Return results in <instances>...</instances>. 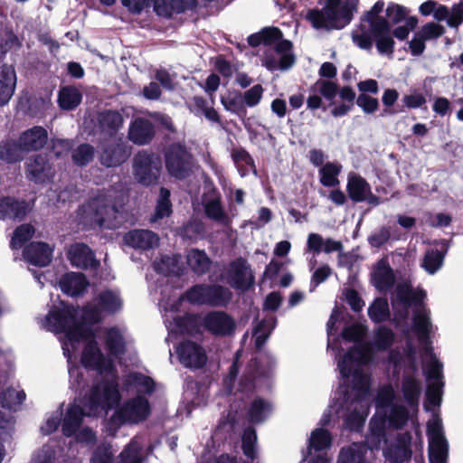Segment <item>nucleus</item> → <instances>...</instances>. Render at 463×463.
I'll return each mask as SVG.
<instances>
[{
    "label": "nucleus",
    "mask_w": 463,
    "mask_h": 463,
    "mask_svg": "<svg viewBox=\"0 0 463 463\" xmlns=\"http://www.w3.org/2000/svg\"><path fill=\"white\" fill-rule=\"evenodd\" d=\"M121 395L117 379H102L92 385L89 394L85 396L84 409L78 404H70L61 421V432L71 438L80 430L84 417L96 415L100 411H109L118 405Z\"/></svg>",
    "instance_id": "obj_1"
},
{
    "label": "nucleus",
    "mask_w": 463,
    "mask_h": 463,
    "mask_svg": "<svg viewBox=\"0 0 463 463\" xmlns=\"http://www.w3.org/2000/svg\"><path fill=\"white\" fill-rule=\"evenodd\" d=\"M359 0H326L322 9H310L307 19L316 29L341 30L348 25Z\"/></svg>",
    "instance_id": "obj_2"
},
{
    "label": "nucleus",
    "mask_w": 463,
    "mask_h": 463,
    "mask_svg": "<svg viewBox=\"0 0 463 463\" xmlns=\"http://www.w3.org/2000/svg\"><path fill=\"white\" fill-rule=\"evenodd\" d=\"M80 211L83 222L90 226L112 230L121 224L117 216L119 209L107 194H98L90 199Z\"/></svg>",
    "instance_id": "obj_3"
},
{
    "label": "nucleus",
    "mask_w": 463,
    "mask_h": 463,
    "mask_svg": "<svg viewBox=\"0 0 463 463\" xmlns=\"http://www.w3.org/2000/svg\"><path fill=\"white\" fill-rule=\"evenodd\" d=\"M184 298L191 305L225 307L232 299V292L220 284L199 283L189 288Z\"/></svg>",
    "instance_id": "obj_4"
},
{
    "label": "nucleus",
    "mask_w": 463,
    "mask_h": 463,
    "mask_svg": "<svg viewBox=\"0 0 463 463\" xmlns=\"http://www.w3.org/2000/svg\"><path fill=\"white\" fill-rule=\"evenodd\" d=\"M318 87V92L326 100L330 101L329 106L334 104V99L338 94L340 99L343 100L337 106H335L331 109V115L335 118H341L345 116L351 111L356 99V94L351 86H344L339 88L338 84L332 80H318L310 88V91H316Z\"/></svg>",
    "instance_id": "obj_5"
},
{
    "label": "nucleus",
    "mask_w": 463,
    "mask_h": 463,
    "mask_svg": "<svg viewBox=\"0 0 463 463\" xmlns=\"http://www.w3.org/2000/svg\"><path fill=\"white\" fill-rule=\"evenodd\" d=\"M164 157L165 168L171 176L184 180L191 175L194 156L184 144L176 142L168 145L164 149Z\"/></svg>",
    "instance_id": "obj_6"
},
{
    "label": "nucleus",
    "mask_w": 463,
    "mask_h": 463,
    "mask_svg": "<svg viewBox=\"0 0 463 463\" xmlns=\"http://www.w3.org/2000/svg\"><path fill=\"white\" fill-rule=\"evenodd\" d=\"M359 29L361 33L353 35V41L359 48L369 51L373 48L374 42L380 54L392 57L395 52V42L391 34V24H386L380 31L366 30L365 24L359 25Z\"/></svg>",
    "instance_id": "obj_7"
},
{
    "label": "nucleus",
    "mask_w": 463,
    "mask_h": 463,
    "mask_svg": "<svg viewBox=\"0 0 463 463\" xmlns=\"http://www.w3.org/2000/svg\"><path fill=\"white\" fill-rule=\"evenodd\" d=\"M133 169L136 178L144 185L156 184L160 176L162 163L152 152L139 151L134 157Z\"/></svg>",
    "instance_id": "obj_8"
},
{
    "label": "nucleus",
    "mask_w": 463,
    "mask_h": 463,
    "mask_svg": "<svg viewBox=\"0 0 463 463\" xmlns=\"http://www.w3.org/2000/svg\"><path fill=\"white\" fill-rule=\"evenodd\" d=\"M99 161L106 168L118 167L130 156L131 149L122 138L105 140L99 146Z\"/></svg>",
    "instance_id": "obj_9"
},
{
    "label": "nucleus",
    "mask_w": 463,
    "mask_h": 463,
    "mask_svg": "<svg viewBox=\"0 0 463 463\" xmlns=\"http://www.w3.org/2000/svg\"><path fill=\"white\" fill-rule=\"evenodd\" d=\"M152 413L149 401L143 395H137L127 400L116 411L122 423L138 424L146 421Z\"/></svg>",
    "instance_id": "obj_10"
},
{
    "label": "nucleus",
    "mask_w": 463,
    "mask_h": 463,
    "mask_svg": "<svg viewBox=\"0 0 463 463\" xmlns=\"http://www.w3.org/2000/svg\"><path fill=\"white\" fill-rule=\"evenodd\" d=\"M226 279L232 288L243 292L250 290L255 284L254 272L243 257H238L229 263Z\"/></svg>",
    "instance_id": "obj_11"
},
{
    "label": "nucleus",
    "mask_w": 463,
    "mask_h": 463,
    "mask_svg": "<svg viewBox=\"0 0 463 463\" xmlns=\"http://www.w3.org/2000/svg\"><path fill=\"white\" fill-rule=\"evenodd\" d=\"M203 329L214 336H230L236 331V322L227 312L213 310L203 317Z\"/></svg>",
    "instance_id": "obj_12"
},
{
    "label": "nucleus",
    "mask_w": 463,
    "mask_h": 463,
    "mask_svg": "<svg viewBox=\"0 0 463 463\" xmlns=\"http://www.w3.org/2000/svg\"><path fill=\"white\" fill-rule=\"evenodd\" d=\"M80 362L84 368L96 370L99 374L114 370L112 360L103 354L95 339L90 340L84 346Z\"/></svg>",
    "instance_id": "obj_13"
},
{
    "label": "nucleus",
    "mask_w": 463,
    "mask_h": 463,
    "mask_svg": "<svg viewBox=\"0 0 463 463\" xmlns=\"http://www.w3.org/2000/svg\"><path fill=\"white\" fill-rule=\"evenodd\" d=\"M179 362L185 368L202 369L207 363V354L203 347L192 341H182L175 350Z\"/></svg>",
    "instance_id": "obj_14"
},
{
    "label": "nucleus",
    "mask_w": 463,
    "mask_h": 463,
    "mask_svg": "<svg viewBox=\"0 0 463 463\" xmlns=\"http://www.w3.org/2000/svg\"><path fill=\"white\" fill-rule=\"evenodd\" d=\"M61 306L52 307L46 317V321L52 326V331L66 334L78 317V307L64 301H61Z\"/></svg>",
    "instance_id": "obj_15"
},
{
    "label": "nucleus",
    "mask_w": 463,
    "mask_h": 463,
    "mask_svg": "<svg viewBox=\"0 0 463 463\" xmlns=\"http://www.w3.org/2000/svg\"><path fill=\"white\" fill-rule=\"evenodd\" d=\"M411 439L412 437L409 431L398 433L395 442L388 445L383 450L385 458L391 463H404L411 459L412 455Z\"/></svg>",
    "instance_id": "obj_16"
},
{
    "label": "nucleus",
    "mask_w": 463,
    "mask_h": 463,
    "mask_svg": "<svg viewBox=\"0 0 463 463\" xmlns=\"http://www.w3.org/2000/svg\"><path fill=\"white\" fill-rule=\"evenodd\" d=\"M26 178L35 184H45L52 176V166L47 157L42 154L30 157L25 164Z\"/></svg>",
    "instance_id": "obj_17"
},
{
    "label": "nucleus",
    "mask_w": 463,
    "mask_h": 463,
    "mask_svg": "<svg viewBox=\"0 0 463 463\" xmlns=\"http://www.w3.org/2000/svg\"><path fill=\"white\" fill-rule=\"evenodd\" d=\"M69 260L73 267L87 270L96 269L99 267V260L96 259L94 251L85 243H76L69 250Z\"/></svg>",
    "instance_id": "obj_18"
},
{
    "label": "nucleus",
    "mask_w": 463,
    "mask_h": 463,
    "mask_svg": "<svg viewBox=\"0 0 463 463\" xmlns=\"http://www.w3.org/2000/svg\"><path fill=\"white\" fill-rule=\"evenodd\" d=\"M29 211V203L25 200L11 196L0 197V220L10 219L21 222L24 220Z\"/></svg>",
    "instance_id": "obj_19"
},
{
    "label": "nucleus",
    "mask_w": 463,
    "mask_h": 463,
    "mask_svg": "<svg viewBox=\"0 0 463 463\" xmlns=\"http://www.w3.org/2000/svg\"><path fill=\"white\" fill-rule=\"evenodd\" d=\"M155 135L154 124L145 118H137L131 122L128 128V139L138 146L151 143Z\"/></svg>",
    "instance_id": "obj_20"
},
{
    "label": "nucleus",
    "mask_w": 463,
    "mask_h": 463,
    "mask_svg": "<svg viewBox=\"0 0 463 463\" xmlns=\"http://www.w3.org/2000/svg\"><path fill=\"white\" fill-rule=\"evenodd\" d=\"M24 259L36 267H46L52 260V249L43 241H32L24 249Z\"/></svg>",
    "instance_id": "obj_21"
},
{
    "label": "nucleus",
    "mask_w": 463,
    "mask_h": 463,
    "mask_svg": "<svg viewBox=\"0 0 463 463\" xmlns=\"http://www.w3.org/2000/svg\"><path fill=\"white\" fill-rule=\"evenodd\" d=\"M124 242L134 249L150 250L158 245L159 238L150 230H132L124 235Z\"/></svg>",
    "instance_id": "obj_22"
},
{
    "label": "nucleus",
    "mask_w": 463,
    "mask_h": 463,
    "mask_svg": "<svg viewBox=\"0 0 463 463\" xmlns=\"http://www.w3.org/2000/svg\"><path fill=\"white\" fill-rule=\"evenodd\" d=\"M61 291L71 297L81 296L89 286V281L83 273L67 272L59 281Z\"/></svg>",
    "instance_id": "obj_23"
},
{
    "label": "nucleus",
    "mask_w": 463,
    "mask_h": 463,
    "mask_svg": "<svg viewBox=\"0 0 463 463\" xmlns=\"http://www.w3.org/2000/svg\"><path fill=\"white\" fill-rule=\"evenodd\" d=\"M48 140L47 130L41 126H34L24 132L19 137V143L24 151H37L42 149Z\"/></svg>",
    "instance_id": "obj_24"
},
{
    "label": "nucleus",
    "mask_w": 463,
    "mask_h": 463,
    "mask_svg": "<svg viewBox=\"0 0 463 463\" xmlns=\"http://www.w3.org/2000/svg\"><path fill=\"white\" fill-rule=\"evenodd\" d=\"M14 67L8 64L0 66V107L6 105L13 97L16 87Z\"/></svg>",
    "instance_id": "obj_25"
},
{
    "label": "nucleus",
    "mask_w": 463,
    "mask_h": 463,
    "mask_svg": "<svg viewBox=\"0 0 463 463\" xmlns=\"http://www.w3.org/2000/svg\"><path fill=\"white\" fill-rule=\"evenodd\" d=\"M97 119L100 132L109 137H115L124 123L122 115L118 110L113 109L100 111Z\"/></svg>",
    "instance_id": "obj_26"
},
{
    "label": "nucleus",
    "mask_w": 463,
    "mask_h": 463,
    "mask_svg": "<svg viewBox=\"0 0 463 463\" xmlns=\"http://www.w3.org/2000/svg\"><path fill=\"white\" fill-rule=\"evenodd\" d=\"M373 280L374 287L380 291H386L393 287L395 276L386 259L378 260L373 273Z\"/></svg>",
    "instance_id": "obj_27"
},
{
    "label": "nucleus",
    "mask_w": 463,
    "mask_h": 463,
    "mask_svg": "<svg viewBox=\"0 0 463 463\" xmlns=\"http://www.w3.org/2000/svg\"><path fill=\"white\" fill-rule=\"evenodd\" d=\"M371 185L365 178L359 174L351 172L347 176L346 192L354 203H363L366 200V194L370 192Z\"/></svg>",
    "instance_id": "obj_28"
},
{
    "label": "nucleus",
    "mask_w": 463,
    "mask_h": 463,
    "mask_svg": "<svg viewBox=\"0 0 463 463\" xmlns=\"http://www.w3.org/2000/svg\"><path fill=\"white\" fill-rule=\"evenodd\" d=\"M175 324L182 334L195 336L202 334L203 317L198 313H185L175 317Z\"/></svg>",
    "instance_id": "obj_29"
},
{
    "label": "nucleus",
    "mask_w": 463,
    "mask_h": 463,
    "mask_svg": "<svg viewBox=\"0 0 463 463\" xmlns=\"http://www.w3.org/2000/svg\"><path fill=\"white\" fill-rule=\"evenodd\" d=\"M401 390L406 404L411 409H417L421 394L420 382L412 375H403Z\"/></svg>",
    "instance_id": "obj_30"
},
{
    "label": "nucleus",
    "mask_w": 463,
    "mask_h": 463,
    "mask_svg": "<svg viewBox=\"0 0 463 463\" xmlns=\"http://www.w3.org/2000/svg\"><path fill=\"white\" fill-rule=\"evenodd\" d=\"M283 37L282 31L274 26L264 27L260 32L248 36L247 42L250 47L256 48L260 45L272 46Z\"/></svg>",
    "instance_id": "obj_31"
},
{
    "label": "nucleus",
    "mask_w": 463,
    "mask_h": 463,
    "mask_svg": "<svg viewBox=\"0 0 463 463\" xmlns=\"http://www.w3.org/2000/svg\"><path fill=\"white\" fill-rule=\"evenodd\" d=\"M272 411V404L261 397H256L250 402L247 411L248 420L254 424H260L266 420Z\"/></svg>",
    "instance_id": "obj_32"
},
{
    "label": "nucleus",
    "mask_w": 463,
    "mask_h": 463,
    "mask_svg": "<svg viewBox=\"0 0 463 463\" xmlns=\"http://www.w3.org/2000/svg\"><path fill=\"white\" fill-rule=\"evenodd\" d=\"M384 7V2L383 0L377 1L370 10L366 11L361 17L360 25L368 24L366 30L374 29L380 31L383 26L389 24L390 22L386 17L381 16L380 14L383 12Z\"/></svg>",
    "instance_id": "obj_33"
},
{
    "label": "nucleus",
    "mask_w": 463,
    "mask_h": 463,
    "mask_svg": "<svg viewBox=\"0 0 463 463\" xmlns=\"http://www.w3.org/2000/svg\"><path fill=\"white\" fill-rule=\"evenodd\" d=\"M187 263L198 276L208 273L212 267V260L203 250L192 249L187 256Z\"/></svg>",
    "instance_id": "obj_34"
},
{
    "label": "nucleus",
    "mask_w": 463,
    "mask_h": 463,
    "mask_svg": "<svg viewBox=\"0 0 463 463\" xmlns=\"http://www.w3.org/2000/svg\"><path fill=\"white\" fill-rule=\"evenodd\" d=\"M221 103L223 108L232 114L237 115L241 119L247 116V109L242 100V93L238 90L228 91L221 96Z\"/></svg>",
    "instance_id": "obj_35"
},
{
    "label": "nucleus",
    "mask_w": 463,
    "mask_h": 463,
    "mask_svg": "<svg viewBox=\"0 0 463 463\" xmlns=\"http://www.w3.org/2000/svg\"><path fill=\"white\" fill-rule=\"evenodd\" d=\"M81 101L82 94L75 86H65L59 90L58 104L63 110H73Z\"/></svg>",
    "instance_id": "obj_36"
},
{
    "label": "nucleus",
    "mask_w": 463,
    "mask_h": 463,
    "mask_svg": "<svg viewBox=\"0 0 463 463\" xmlns=\"http://www.w3.org/2000/svg\"><path fill=\"white\" fill-rule=\"evenodd\" d=\"M342 171V165L336 162H327L318 170L319 182L325 187L338 186V175Z\"/></svg>",
    "instance_id": "obj_37"
},
{
    "label": "nucleus",
    "mask_w": 463,
    "mask_h": 463,
    "mask_svg": "<svg viewBox=\"0 0 463 463\" xmlns=\"http://www.w3.org/2000/svg\"><path fill=\"white\" fill-rule=\"evenodd\" d=\"M24 151L19 141L2 140L0 142V162L7 164L17 163L22 160Z\"/></svg>",
    "instance_id": "obj_38"
},
{
    "label": "nucleus",
    "mask_w": 463,
    "mask_h": 463,
    "mask_svg": "<svg viewBox=\"0 0 463 463\" xmlns=\"http://www.w3.org/2000/svg\"><path fill=\"white\" fill-rule=\"evenodd\" d=\"M65 335L70 341L79 342L80 340L94 339L95 333L89 324L82 319L78 320L77 317Z\"/></svg>",
    "instance_id": "obj_39"
},
{
    "label": "nucleus",
    "mask_w": 463,
    "mask_h": 463,
    "mask_svg": "<svg viewBox=\"0 0 463 463\" xmlns=\"http://www.w3.org/2000/svg\"><path fill=\"white\" fill-rule=\"evenodd\" d=\"M395 342V333L386 326H379L374 330L373 342L372 345L378 351L389 350Z\"/></svg>",
    "instance_id": "obj_40"
},
{
    "label": "nucleus",
    "mask_w": 463,
    "mask_h": 463,
    "mask_svg": "<svg viewBox=\"0 0 463 463\" xmlns=\"http://www.w3.org/2000/svg\"><path fill=\"white\" fill-rule=\"evenodd\" d=\"M368 317L375 323H383L390 318V309L386 298H377L368 307Z\"/></svg>",
    "instance_id": "obj_41"
},
{
    "label": "nucleus",
    "mask_w": 463,
    "mask_h": 463,
    "mask_svg": "<svg viewBox=\"0 0 463 463\" xmlns=\"http://www.w3.org/2000/svg\"><path fill=\"white\" fill-rule=\"evenodd\" d=\"M366 452L367 449L363 444L354 442L341 449L337 463H357L366 455Z\"/></svg>",
    "instance_id": "obj_42"
},
{
    "label": "nucleus",
    "mask_w": 463,
    "mask_h": 463,
    "mask_svg": "<svg viewBox=\"0 0 463 463\" xmlns=\"http://www.w3.org/2000/svg\"><path fill=\"white\" fill-rule=\"evenodd\" d=\"M410 413L408 409L402 404H392L387 417L389 428L402 430L408 422Z\"/></svg>",
    "instance_id": "obj_43"
},
{
    "label": "nucleus",
    "mask_w": 463,
    "mask_h": 463,
    "mask_svg": "<svg viewBox=\"0 0 463 463\" xmlns=\"http://www.w3.org/2000/svg\"><path fill=\"white\" fill-rule=\"evenodd\" d=\"M95 156V148L89 143H82L79 145L71 152V161L79 167L87 166L92 162Z\"/></svg>",
    "instance_id": "obj_44"
},
{
    "label": "nucleus",
    "mask_w": 463,
    "mask_h": 463,
    "mask_svg": "<svg viewBox=\"0 0 463 463\" xmlns=\"http://www.w3.org/2000/svg\"><path fill=\"white\" fill-rule=\"evenodd\" d=\"M277 323V318L275 317H270L268 319L260 320L254 327L253 334L256 335L255 337V346L258 349H260L268 338L269 337L271 331L275 327Z\"/></svg>",
    "instance_id": "obj_45"
},
{
    "label": "nucleus",
    "mask_w": 463,
    "mask_h": 463,
    "mask_svg": "<svg viewBox=\"0 0 463 463\" xmlns=\"http://www.w3.org/2000/svg\"><path fill=\"white\" fill-rule=\"evenodd\" d=\"M105 345L112 355L123 354L126 352V345L123 335L116 327H111L108 330Z\"/></svg>",
    "instance_id": "obj_46"
},
{
    "label": "nucleus",
    "mask_w": 463,
    "mask_h": 463,
    "mask_svg": "<svg viewBox=\"0 0 463 463\" xmlns=\"http://www.w3.org/2000/svg\"><path fill=\"white\" fill-rule=\"evenodd\" d=\"M256 444L257 432L255 428L252 426L246 427L241 435V449L243 454L251 460L257 458Z\"/></svg>",
    "instance_id": "obj_47"
},
{
    "label": "nucleus",
    "mask_w": 463,
    "mask_h": 463,
    "mask_svg": "<svg viewBox=\"0 0 463 463\" xmlns=\"http://www.w3.org/2000/svg\"><path fill=\"white\" fill-rule=\"evenodd\" d=\"M34 228L32 224L25 223L16 227L10 241L13 250L22 248L34 234Z\"/></svg>",
    "instance_id": "obj_48"
},
{
    "label": "nucleus",
    "mask_w": 463,
    "mask_h": 463,
    "mask_svg": "<svg viewBox=\"0 0 463 463\" xmlns=\"http://www.w3.org/2000/svg\"><path fill=\"white\" fill-rule=\"evenodd\" d=\"M310 447L316 451L329 449L332 445V436L329 430L317 428L311 433L309 439Z\"/></svg>",
    "instance_id": "obj_49"
},
{
    "label": "nucleus",
    "mask_w": 463,
    "mask_h": 463,
    "mask_svg": "<svg viewBox=\"0 0 463 463\" xmlns=\"http://www.w3.org/2000/svg\"><path fill=\"white\" fill-rule=\"evenodd\" d=\"M172 203L170 201V191L167 188L161 187L159 197L155 210V219H163L170 216L172 213Z\"/></svg>",
    "instance_id": "obj_50"
},
{
    "label": "nucleus",
    "mask_w": 463,
    "mask_h": 463,
    "mask_svg": "<svg viewBox=\"0 0 463 463\" xmlns=\"http://www.w3.org/2000/svg\"><path fill=\"white\" fill-rule=\"evenodd\" d=\"M365 349H367V346L362 348L352 347L346 352L345 354V359L339 363L340 373L343 378H349L351 375L353 376L354 372L347 361L353 362L357 360L356 355L363 357L364 355Z\"/></svg>",
    "instance_id": "obj_51"
},
{
    "label": "nucleus",
    "mask_w": 463,
    "mask_h": 463,
    "mask_svg": "<svg viewBox=\"0 0 463 463\" xmlns=\"http://www.w3.org/2000/svg\"><path fill=\"white\" fill-rule=\"evenodd\" d=\"M99 302L101 308L109 314L118 312L122 306L120 298L111 290H106L100 293Z\"/></svg>",
    "instance_id": "obj_52"
},
{
    "label": "nucleus",
    "mask_w": 463,
    "mask_h": 463,
    "mask_svg": "<svg viewBox=\"0 0 463 463\" xmlns=\"http://www.w3.org/2000/svg\"><path fill=\"white\" fill-rule=\"evenodd\" d=\"M413 329L419 335L420 341L430 339L431 324L427 315L416 313L412 318Z\"/></svg>",
    "instance_id": "obj_53"
},
{
    "label": "nucleus",
    "mask_w": 463,
    "mask_h": 463,
    "mask_svg": "<svg viewBox=\"0 0 463 463\" xmlns=\"http://www.w3.org/2000/svg\"><path fill=\"white\" fill-rule=\"evenodd\" d=\"M204 212L206 216L213 221L221 223L228 222V215L223 211L219 199H212L208 201L204 205Z\"/></svg>",
    "instance_id": "obj_54"
},
{
    "label": "nucleus",
    "mask_w": 463,
    "mask_h": 463,
    "mask_svg": "<svg viewBox=\"0 0 463 463\" xmlns=\"http://www.w3.org/2000/svg\"><path fill=\"white\" fill-rule=\"evenodd\" d=\"M367 327L362 324L354 323L350 326H345L342 330L341 335L344 340L347 342L358 343L363 340L366 335Z\"/></svg>",
    "instance_id": "obj_55"
},
{
    "label": "nucleus",
    "mask_w": 463,
    "mask_h": 463,
    "mask_svg": "<svg viewBox=\"0 0 463 463\" xmlns=\"http://www.w3.org/2000/svg\"><path fill=\"white\" fill-rule=\"evenodd\" d=\"M444 255L439 250H430L423 258L422 267L430 273L434 274L442 265Z\"/></svg>",
    "instance_id": "obj_56"
},
{
    "label": "nucleus",
    "mask_w": 463,
    "mask_h": 463,
    "mask_svg": "<svg viewBox=\"0 0 463 463\" xmlns=\"http://www.w3.org/2000/svg\"><path fill=\"white\" fill-rule=\"evenodd\" d=\"M448 458V442L429 443L430 463H446Z\"/></svg>",
    "instance_id": "obj_57"
},
{
    "label": "nucleus",
    "mask_w": 463,
    "mask_h": 463,
    "mask_svg": "<svg viewBox=\"0 0 463 463\" xmlns=\"http://www.w3.org/2000/svg\"><path fill=\"white\" fill-rule=\"evenodd\" d=\"M114 454L109 443L99 444L93 451L90 463H113Z\"/></svg>",
    "instance_id": "obj_58"
},
{
    "label": "nucleus",
    "mask_w": 463,
    "mask_h": 463,
    "mask_svg": "<svg viewBox=\"0 0 463 463\" xmlns=\"http://www.w3.org/2000/svg\"><path fill=\"white\" fill-rule=\"evenodd\" d=\"M427 435L429 443L446 442L440 419H434L427 423Z\"/></svg>",
    "instance_id": "obj_59"
},
{
    "label": "nucleus",
    "mask_w": 463,
    "mask_h": 463,
    "mask_svg": "<svg viewBox=\"0 0 463 463\" xmlns=\"http://www.w3.org/2000/svg\"><path fill=\"white\" fill-rule=\"evenodd\" d=\"M426 41L436 40L441 37L446 30L445 27L435 22H429L418 31Z\"/></svg>",
    "instance_id": "obj_60"
},
{
    "label": "nucleus",
    "mask_w": 463,
    "mask_h": 463,
    "mask_svg": "<svg viewBox=\"0 0 463 463\" xmlns=\"http://www.w3.org/2000/svg\"><path fill=\"white\" fill-rule=\"evenodd\" d=\"M264 89L260 84H256L242 93L243 104L246 107L253 108L257 106L263 95Z\"/></svg>",
    "instance_id": "obj_61"
},
{
    "label": "nucleus",
    "mask_w": 463,
    "mask_h": 463,
    "mask_svg": "<svg viewBox=\"0 0 463 463\" xmlns=\"http://www.w3.org/2000/svg\"><path fill=\"white\" fill-rule=\"evenodd\" d=\"M386 16L389 18L391 26L398 24L406 19L408 10L398 4L390 3L385 10Z\"/></svg>",
    "instance_id": "obj_62"
},
{
    "label": "nucleus",
    "mask_w": 463,
    "mask_h": 463,
    "mask_svg": "<svg viewBox=\"0 0 463 463\" xmlns=\"http://www.w3.org/2000/svg\"><path fill=\"white\" fill-rule=\"evenodd\" d=\"M257 373L255 371L249 370L245 372L240 379L238 391L250 395L255 392L256 389Z\"/></svg>",
    "instance_id": "obj_63"
},
{
    "label": "nucleus",
    "mask_w": 463,
    "mask_h": 463,
    "mask_svg": "<svg viewBox=\"0 0 463 463\" xmlns=\"http://www.w3.org/2000/svg\"><path fill=\"white\" fill-rule=\"evenodd\" d=\"M25 399L24 391L17 392L8 389L1 397V405L5 409L12 410L14 405L21 404Z\"/></svg>",
    "instance_id": "obj_64"
}]
</instances>
